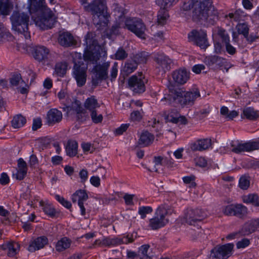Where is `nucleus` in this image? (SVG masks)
Segmentation results:
<instances>
[{
  "instance_id": "1",
  "label": "nucleus",
  "mask_w": 259,
  "mask_h": 259,
  "mask_svg": "<svg viewBox=\"0 0 259 259\" xmlns=\"http://www.w3.org/2000/svg\"><path fill=\"white\" fill-rule=\"evenodd\" d=\"M86 12L91 13L93 18V23L97 27V30L102 31L105 29V35L110 38L113 34L118 33V29L122 27L124 24L123 19H120L123 17V14L119 17V21L109 30L107 27L109 22V18L110 14L108 12L106 0H94L91 3L84 6Z\"/></svg>"
},
{
  "instance_id": "2",
  "label": "nucleus",
  "mask_w": 259,
  "mask_h": 259,
  "mask_svg": "<svg viewBox=\"0 0 259 259\" xmlns=\"http://www.w3.org/2000/svg\"><path fill=\"white\" fill-rule=\"evenodd\" d=\"M168 92L164 95L161 101H165L170 105L179 106L182 108L192 106L198 97L200 96L198 88L191 89L189 91L170 84L168 86Z\"/></svg>"
},
{
  "instance_id": "3",
  "label": "nucleus",
  "mask_w": 259,
  "mask_h": 259,
  "mask_svg": "<svg viewBox=\"0 0 259 259\" xmlns=\"http://www.w3.org/2000/svg\"><path fill=\"white\" fill-rule=\"evenodd\" d=\"M10 20L13 29L19 33L23 34L26 39L30 37L29 31V16L27 13L20 10L13 11Z\"/></svg>"
},
{
  "instance_id": "4",
  "label": "nucleus",
  "mask_w": 259,
  "mask_h": 259,
  "mask_svg": "<svg viewBox=\"0 0 259 259\" xmlns=\"http://www.w3.org/2000/svg\"><path fill=\"white\" fill-rule=\"evenodd\" d=\"M32 19L35 24L41 29L48 30L55 26L58 18L48 8L37 15L34 14Z\"/></svg>"
},
{
  "instance_id": "5",
  "label": "nucleus",
  "mask_w": 259,
  "mask_h": 259,
  "mask_svg": "<svg viewBox=\"0 0 259 259\" xmlns=\"http://www.w3.org/2000/svg\"><path fill=\"white\" fill-rule=\"evenodd\" d=\"M123 19L122 28L126 29L135 34L137 37L145 39L146 27L143 20L137 17H121Z\"/></svg>"
},
{
  "instance_id": "6",
  "label": "nucleus",
  "mask_w": 259,
  "mask_h": 259,
  "mask_svg": "<svg viewBox=\"0 0 259 259\" xmlns=\"http://www.w3.org/2000/svg\"><path fill=\"white\" fill-rule=\"evenodd\" d=\"M211 6L212 4L205 1L200 10V15L196 17L194 22L198 23L203 21L206 22L208 25H215L219 20V13L217 10H214L210 12Z\"/></svg>"
},
{
  "instance_id": "7",
  "label": "nucleus",
  "mask_w": 259,
  "mask_h": 259,
  "mask_svg": "<svg viewBox=\"0 0 259 259\" xmlns=\"http://www.w3.org/2000/svg\"><path fill=\"white\" fill-rule=\"evenodd\" d=\"M167 214V210L163 205L159 206L155 210L154 217L149 220L148 226L153 230L164 227L168 223V220L166 219Z\"/></svg>"
},
{
  "instance_id": "8",
  "label": "nucleus",
  "mask_w": 259,
  "mask_h": 259,
  "mask_svg": "<svg viewBox=\"0 0 259 259\" xmlns=\"http://www.w3.org/2000/svg\"><path fill=\"white\" fill-rule=\"evenodd\" d=\"M188 41L193 45L206 50L209 46L206 31L204 29H193L188 34Z\"/></svg>"
},
{
  "instance_id": "9",
  "label": "nucleus",
  "mask_w": 259,
  "mask_h": 259,
  "mask_svg": "<svg viewBox=\"0 0 259 259\" xmlns=\"http://www.w3.org/2000/svg\"><path fill=\"white\" fill-rule=\"evenodd\" d=\"M222 212L226 216H235L241 219H244L248 213L247 207L241 203H232L224 206Z\"/></svg>"
},
{
  "instance_id": "10",
  "label": "nucleus",
  "mask_w": 259,
  "mask_h": 259,
  "mask_svg": "<svg viewBox=\"0 0 259 259\" xmlns=\"http://www.w3.org/2000/svg\"><path fill=\"white\" fill-rule=\"evenodd\" d=\"M138 76L133 75L128 79V86L135 93L141 94L146 91L145 84L148 80L142 72H138Z\"/></svg>"
},
{
  "instance_id": "11",
  "label": "nucleus",
  "mask_w": 259,
  "mask_h": 259,
  "mask_svg": "<svg viewBox=\"0 0 259 259\" xmlns=\"http://www.w3.org/2000/svg\"><path fill=\"white\" fill-rule=\"evenodd\" d=\"M234 248L233 243L218 245L213 248L209 255L210 259H227Z\"/></svg>"
},
{
  "instance_id": "12",
  "label": "nucleus",
  "mask_w": 259,
  "mask_h": 259,
  "mask_svg": "<svg viewBox=\"0 0 259 259\" xmlns=\"http://www.w3.org/2000/svg\"><path fill=\"white\" fill-rule=\"evenodd\" d=\"M109 66L110 63L109 62L103 63L102 64H96L92 70L95 76V78H93L92 81L94 85H98L99 80H106L108 78V73Z\"/></svg>"
},
{
  "instance_id": "13",
  "label": "nucleus",
  "mask_w": 259,
  "mask_h": 259,
  "mask_svg": "<svg viewBox=\"0 0 259 259\" xmlns=\"http://www.w3.org/2000/svg\"><path fill=\"white\" fill-rule=\"evenodd\" d=\"M30 53L33 58L37 62L45 63L48 61L50 50L44 46L37 45L32 47Z\"/></svg>"
},
{
  "instance_id": "14",
  "label": "nucleus",
  "mask_w": 259,
  "mask_h": 259,
  "mask_svg": "<svg viewBox=\"0 0 259 259\" xmlns=\"http://www.w3.org/2000/svg\"><path fill=\"white\" fill-rule=\"evenodd\" d=\"M205 2V0H189L184 3L182 8L184 11L193 10L192 20L194 21L196 17L200 15V10Z\"/></svg>"
},
{
  "instance_id": "15",
  "label": "nucleus",
  "mask_w": 259,
  "mask_h": 259,
  "mask_svg": "<svg viewBox=\"0 0 259 259\" xmlns=\"http://www.w3.org/2000/svg\"><path fill=\"white\" fill-rule=\"evenodd\" d=\"M58 42L59 44L64 48L76 47L77 41L72 33L69 31L60 32Z\"/></svg>"
},
{
  "instance_id": "16",
  "label": "nucleus",
  "mask_w": 259,
  "mask_h": 259,
  "mask_svg": "<svg viewBox=\"0 0 259 259\" xmlns=\"http://www.w3.org/2000/svg\"><path fill=\"white\" fill-rule=\"evenodd\" d=\"M232 148L231 151L233 153L239 154L242 152H251L259 149V143L249 141L244 143H239L236 146L233 143L231 144Z\"/></svg>"
},
{
  "instance_id": "17",
  "label": "nucleus",
  "mask_w": 259,
  "mask_h": 259,
  "mask_svg": "<svg viewBox=\"0 0 259 259\" xmlns=\"http://www.w3.org/2000/svg\"><path fill=\"white\" fill-rule=\"evenodd\" d=\"M203 211L199 209H187L184 218L186 223L190 225H194L198 222L204 219Z\"/></svg>"
},
{
  "instance_id": "18",
  "label": "nucleus",
  "mask_w": 259,
  "mask_h": 259,
  "mask_svg": "<svg viewBox=\"0 0 259 259\" xmlns=\"http://www.w3.org/2000/svg\"><path fill=\"white\" fill-rule=\"evenodd\" d=\"M87 67L81 66L75 63L73 66V75L78 87H81L85 84L87 77Z\"/></svg>"
},
{
  "instance_id": "19",
  "label": "nucleus",
  "mask_w": 259,
  "mask_h": 259,
  "mask_svg": "<svg viewBox=\"0 0 259 259\" xmlns=\"http://www.w3.org/2000/svg\"><path fill=\"white\" fill-rule=\"evenodd\" d=\"M100 49L97 47L90 49V47H87L83 55L84 61L88 64H97L101 57Z\"/></svg>"
},
{
  "instance_id": "20",
  "label": "nucleus",
  "mask_w": 259,
  "mask_h": 259,
  "mask_svg": "<svg viewBox=\"0 0 259 259\" xmlns=\"http://www.w3.org/2000/svg\"><path fill=\"white\" fill-rule=\"evenodd\" d=\"M171 76L175 83L184 85L189 80L190 73L186 68H180L174 71Z\"/></svg>"
},
{
  "instance_id": "21",
  "label": "nucleus",
  "mask_w": 259,
  "mask_h": 259,
  "mask_svg": "<svg viewBox=\"0 0 259 259\" xmlns=\"http://www.w3.org/2000/svg\"><path fill=\"white\" fill-rule=\"evenodd\" d=\"M137 63L131 57L124 63V66L120 70L119 79L124 81L125 77L134 72L138 68Z\"/></svg>"
},
{
  "instance_id": "22",
  "label": "nucleus",
  "mask_w": 259,
  "mask_h": 259,
  "mask_svg": "<svg viewBox=\"0 0 259 259\" xmlns=\"http://www.w3.org/2000/svg\"><path fill=\"white\" fill-rule=\"evenodd\" d=\"M49 243L48 238L46 236H41L33 239L29 242L27 250L31 252L44 248Z\"/></svg>"
},
{
  "instance_id": "23",
  "label": "nucleus",
  "mask_w": 259,
  "mask_h": 259,
  "mask_svg": "<svg viewBox=\"0 0 259 259\" xmlns=\"http://www.w3.org/2000/svg\"><path fill=\"white\" fill-rule=\"evenodd\" d=\"M154 61L156 63V68L161 70L163 72L169 71L171 69V65L172 61L168 56L163 54H158L154 58Z\"/></svg>"
},
{
  "instance_id": "24",
  "label": "nucleus",
  "mask_w": 259,
  "mask_h": 259,
  "mask_svg": "<svg viewBox=\"0 0 259 259\" xmlns=\"http://www.w3.org/2000/svg\"><path fill=\"white\" fill-rule=\"evenodd\" d=\"M0 248L7 251V254L10 257H13L18 254L20 249V244L14 240L6 241L0 245Z\"/></svg>"
},
{
  "instance_id": "25",
  "label": "nucleus",
  "mask_w": 259,
  "mask_h": 259,
  "mask_svg": "<svg viewBox=\"0 0 259 259\" xmlns=\"http://www.w3.org/2000/svg\"><path fill=\"white\" fill-rule=\"evenodd\" d=\"M212 145L211 139L204 138L198 139L190 144V149L193 152L203 151L208 150Z\"/></svg>"
},
{
  "instance_id": "26",
  "label": "nucleus",
  "mask_w": 259,
  "mask_h": 259,
  "mask_svg": "<svg viewBox=\"0 0 259 259\" xmlns=\"http://www.w3.org/2000/svg\"><path fill=\"white\" fill-rule=\"evenodd\" d=\"M63 118V114L61 111L57 108L50 109L46 116V123L49 126H53L56 124L60 123Z\"/></svg>"
},
{
  "instance_id": "27",
  "label": "nucleus",
  "mask_w": 259,
  "mask_h": 259,
  "mask_svg": "<svg viewBox=\"0 0 259 259\" xmlns=\"http://www.w3.org/2000/svg\"><path fill=\"white\" fill-rule=\"evenodd\" d=\"M29 11L32 18L34 14H38L48 8L45 0H28Z\"/></svg>"
},
{
  "instance_id": "28",
  "label": "nucleus",
  "mask_w": 259,
  "mask_h": 259,
  "mask_svg": "<svg viewBox=\"0 0 259 259\" xmlns=\"http://www.w3.org/2000/svg\"><path fill=\"white\" fill-rule=\"evenodd\" d=\"M212 37L213 41L221 40L223 44L230 41V37L227 31L221 26H217L212 29Z\"/></svg>"
},
{
  "instance_id": "29",
  "label": "nucleus",
  "mask_w": 259,
  "mask_h": 259,
  "mask_svg": "<svg viewBox=\"0 0 259 259\" xmlns=\"http://www.w3.org/2000/svg\"><path fill=\"white\" fill-rule=\"evenodd\" d=\"M155 136L148 131H143L138 141V144L141 147H148L154 142Z\"/></svg>"
},
{
  "instance_id": "30",
  "label": "nucleus",
  "mask_w": 259,
  "mask_h": 259,
  "mask_svg": "<svg viewBox=\"0 0 259 259\" xmlns=\"http://www.w3.org/2000/svg\"><path fill=\"white\" fill-rule=\"evenodd\" d=\"M204 62L208 66L221 68L225 66L226 60L221 57L213 55L206 57Z\"/></svg>"
},
{
  "instance_id": "31",
  "label": "nucleus",
  "mask_w": 259,
  "mask_h": 259,
  "mask_svg": "<svg viewBox=\"0 0 259 259\" xmlns=\"http://www.w3.org/2000/svg\"><path fill=\"white\" fill-rule=\"evenodd\" d=\"M256 224L255 219L245 223L239 230L241 236H245L255 232L257 230Z\"/></svg>"
},
{
  "instance_id": "32",
  "label": "nucleus",
  "mask_w": 259,
  "mask_h": 259,
  "mask_svg": "<svg viewBox=\"0 0 259 259\" xmlns=\"http://www.w3.org/2000/svg\"><path fill=\"white\" fill-rule=\"evenodd\" d=\"M78 143L75 140H68L65 146L66 155L70 157H74L78 153Z\"/></svg>"
},
{
  "instance_id": "33",
  "label": "nucleus",
  "mask_w": 259,
  "mask_h": 259,
  "mask_svg": "<svg viewBox=\"0 0 259 259\" xmlns=\"http://www.w3.org/2000/svg\"><path fill=\"white\" fill-rule=\"evenodd\" d=\"M243 203L251 204L255 207H259V196L256 193H250L242 197Z\"/></svg>"
},
{
  "instance_id": "34",
  "label": "nucleus",
  "mask_w": 259,
  "mask_h": 259,
  "mask_svg": "<svg viewBox=\"0 0 259 259\" xmlns=\"http://www.w3.org/2000/svg\"><path fill=\"white\" fill-rule=\"evenodd\" d=\"M13 8V4L10 0H0L1 15L5 16L9 15Z\"/></svg>"
},
{
  "instance_id": "35",
  "label": "nucleus",
  "mask_w": 259,
  "mask_h": 259,
  "mask_svg": "<svg viewBox=\"0 0 259 259\" xmlns=\"http://www.w3.org/2000/svg\"><path fill=\"white\" fill-rule=\"evenodd\" d=\"M72 243L71 240L67 237H64L61 238L57 242L55 248L57 251L59 252H62L69 248Z\"/></svg>"
},
{
  "instance_id": "36",
  "label": "nucleus",
  "mask_w": 259,
  "mask_h": 259,
  "mask_svg": "<svg viewBox=\"0 0 259 259\" xmlns=\"http://www.w3.org/2000/svg\"><path fill=\"white\" fill-rule=\"evenodd\" d=\"M89 196L86 190L79 189L75 192L71 196L73 203L77 202H84L88 200Z\"/></svg>"
},
{
  "instance_id": "37",
  "label": "nucleus",
  "mask_w": 259,
  "mask_h": 259,
  "mask_svg": "<svg viewBox=\"0 0 259 259\" xmlns=\"http://www.w3.org/2000/svg\"><path fill=\"white\" fill-rule=\"evenodd\" d=\"M151 54L149 53L146 51H141L134 55L132 58L138 65L141 64H146Z\"/></svg>"
},
{
  "instance_id": "38",
  "label": "nucleus",
  "mask_w": 259,
  "mask_h": 259,
  "mask_svg": "<svg viewBox=\"0 0 259 259\" xmlns=\"http://www.w3.org/2000/svg\"><path fill=\"white\" fill-rule=\"evenodd\" d=\"M96 35L94 32H88L85 36V42L87 47H90V49L97 47L101 48L99 45L98 41L95 39Z\"/></svg>"
},
{
  "instance_id": "39",
  "label": "nucleus",
  "mask_w": 259,
  "mask_h": 259,
  "mask_svg": "<svg viewBox=\"0 0 259 259\" xmlns=\"http://www.w3.org/2000/svg\"><path fill=\"white\" fill-rule=\"evenodd\" d=\"M241 117L250 120H255L259 117L258 111H255L253 108L248 107L244 109Z\"/></svg>"
},
{
  "instance_id": "40",
  "label": "nucleus",
  "mask_w": 259,
  "mask_h": 259,
  "mask_svg": "<svg viewBox=\"0 0 259 259\" xmlns=\"http://www.w3.org/2000/svg\"><path fill=\"white\" fill-rule=\"evenodd\" d=\"M84 106L86 109L92 112L93 111H96V108L99 107L100 105L95 96H92L86 99L84 103Z\"/></svg>"
},
{
  "instance_id": "41",
  "label": "nucleus",
  "mask_w": 259,
  "mask_h": 259,
  "mask_svg": "<svg viewBox=\"0 0 259 259\" xmlns=\"http://www.w3.org/2000/svg\"><path fill=\"white\" fill-rule=\"evenodd\" d=\"M26 123V117L21 114L15 115L11 121L12 126L14 128H20L23 126Z\"/></svg>"
},
{
  "instance_id": "42",
  "label": "nucleus",
  "mask_w": 259,
  "mask_h": 259,
  "mask_svg": "<svg viewBox=\"0 0 259 259\" xmlns=\"http://www.w3.org/2000/svg\"><path fill=\"white\" fill-rule=\"evenodd\" d=\"M68 64L66 62H60L56 64L55 71L58 76L64 77L66 74Z\"/></svg>"
},
{
  "instance_id": "43",
  "label": "nucleus",
  "mask_w": 259,
  "mask_h": 259,
  "mask_svg": "<svg viewBox=\"0 0 259 259\" xmlns=\"http://www.w3.org/2000/svg\"><path fill=\"white\" fill-rule=\"evenodd\" d=\"M122 242L120 240V237H116L111 238L109 237H105L102 240V246L110 247L122 244Z\"/></svg>"
},
{
  "instance_id": "44",
  "label": "nucleus",
  "mask_w": 259,
  "mask_h": 259,
  "mask_svg": "<svg viewBox=\"0 0 259 259\" xmlns=\"http://www.w3.org/2000/svg\"><path fill=\"white\" fill-rule=\"evenodd\" d=\"M168 17L167 8H160L158 12L157 22L159 25H163L166 24Z\"/></svg>"
},
{
  "instance_id": "45",
  "label": "nucleus",
  "mask_w": 259,
  "mask_h": 259,
  "mask_svg": "<svg viewBox=\"0 0 259 259\" xmlns=\"http://www.w3.org/2000/svg\"><path fill=\"white\" fill-rule=\"evenodd\" d=\"M149 248L150 245L147 244L142 245L138 248V253L139 259H152V256L148 254Z\"/></svg>"
},
{
  "instance_id": "46",
  "label": "nucleus",
  "mask_w": 259,
  "mask_h": 259,
  "mask_svg": "<svg viewBox=\"0 0 259 259\" xmlns=\"http://www.w3.org/2000/svg\"><path fill=\"white\" fill-rule=\"evenodd\" d=\"M44 213L51 218H55L59 213L56 208L51 204L47 203L44 208H42Z\"/></svg>"
},
{
  "instance_id": "47",
  "label": "nucleus",
  "mask_w": 259,
  "mask_h": 259,
  "mask_svg": "<svg viewBox=\"0 0 259 259\" xmlns=\"http://www.w3.org/2000/svg\"><path fill=\"white\" fill-rule=\"evenodd\" d=\"M249 26L247 22L238 23L236 26V31L244 37L247 36L249 31Z\"/></svg>"
},
{
  "instance_id": "48",
  "label": "nucleus",
  "mask_w": 259,
  "mask_h": 259,
  "mask_svg": "<svg viewBox=\"0 0 259 259\" xmlns=\"http://www.w3.org/2000/svg\"><path fill=\"white\" fill-rule=\"evenodd\" d=\"M179 0H155L157 5L160 8H169L176 5Z\"/></svg>"
},
{
  "instance_id": "49",
  "label": "nucleus",
  "mask_w": 259,
  "mask_h": 259,
  "mask_svg": "<svg viewBox=\"0 0 259 259\" xmlns=\"http://www.w3.org/2000/svg\"><path fill=\"white\" fill-rule=\"evenodd\" d=\"M127 56L128 53L122 47H121L118 48L114 54L113 58L117 60H123L125 59Z\"/></svg>"
},
{
  "instance_id": "50",
  "label": "nucleus",
  "mask_w": 259,
  "mask_h": 259,
  "mask_svg": "<svg viewBox=\"0 0 259 259\" xmlns=\"http://www.w3.org/2000/svg\"><path fill=\"white\" fill-rule=\"evenodd\" d=\"M76 120L79 123L85 122L89 119V115L86 110L75 113Z\"/></svg>"
},
{
  "instance_id": "51",
  "label": "nucleus",
  "mask_w": 259,
  "mask_h": 259,
  "mask_svg": "<svg viewBox=\"0 0 259 259\" xmlns=\"http://www.w3.org/2000/svg\"><path fill=\"white\" fill-rule=\"evenodd\" d=\"M153 208L150 206H143L139 207L138 213L140 215L141 219H144L147 214L152 213Z\"/></svg>"
},
{
  "instance_id": "52",
  "label": "nucleus",
  "mask_w": 259,
  "mask_h": 259,
  "mask_svg": "<svg viewBox=\"0 0 259 259\" xmlns=\"http://www.w3.org/2000/svg\"><path fill=\"white\" fill-rule=\"evenodd\" d=\"M196 177L193 175H191L189 176H186L183 178V180L185 184H189V188H195L197 186V184L195 183Z\"/></svg>"
},
{
  "instance_id": "53",
  "label": "nucleus",
  "mask_w": 259,
  "mask_h": 259,
  "mask_svg": "<svg viewBox=\"0 0 259 259\" xmlns=\"http://www.w3.org/2000/svg\"><path fill=\"white\" fill-rule=\"evenodd\" d=\"M178 112H170L165 117L166 122H171L172 123H178Z\"/></svg>"
},
{
  "instance_id": "54",
  "label": "nucleus",
  "mask_w": 259,
  "mask_h": 259,
  "mask_svg": "<svg viewBox=\"0 0 259 259\" xmlns=\"http://www.w3.org/2000/svg\"><path fill=\"white\" fill-rule=\"evenodd\" d=\"M55 198L59 203H60L63 206L67 209H70L72 207L71 202L66 200L63 197L59 195L56 194Z\"/></svg>"
},
{
  "instance_id": "55",
  "label": "nucleus",
  "mask_w": 259,
  "mask_h": 259,
  "mask_svg": "<svg viewBox=\"0 0 259 259\" xmlns=\"http://www.w3.org/2000/svg\"><path fill=\"white\" fill-rule=\"evenodd\" d=\"M22 79V76L20 73L14 72L10 79L11 84L13 86H17L20 81Z\"/></svg>"
},
{
  "instance_id": "56",
  "label": "nucleus",
  "mask_w": 259,
  "mask_h": 259,
  "mask_svg": "<svg viewBox=\"0 0 259 259\" xmlns=\"http://www.w3.org/2000/svg\"><path fill=\"white\" fill-rule=\"evenodd\" d=\"M250 185V181L245 177H241L239 179V187L243 190H247Z\"/></svg>"
},
{
  "instance_id": "57",
  "label": "nucleus",
  "mask_w": 259,
  "mask_h": 259,
  "mask_svg": "<svg viewBox=\"0 0 259 259\" xmlns=\"http://www.w3.org/2000/svg\"><path fill=\"white\" fill-rule=\"evenodd\" d=\"M143 118L141 112L138 110L134 111L131 113L130 119L134 122H140Z\"/></svg>"
},
{
  "instance_id": "58",
  "label": "nucleus",
  "mask_w": 259,
  "mask_h": 259,
  "mask_svg": "<svg viewBox=\"0 0 259 259\" xmlns=\"http://www.w3.org/2000/svg\"><path fill=\"white\" fill-rule=\"evenodd\" d=\"M244 37L246 39L249 44H251L253 42L256 41L257 40H259V35L257 32L255 33H251L250 34L248 33V34H247V36H245Z\"/></svg>"
},
{
  "instance_id": "59",
  "label": "nucleus",
  "mask_w": 259,
  "mask_h": 259,
  "mask_svg": "<svg viewBox=\"0 0 259 259\" xmlns=\"http://www.w3.org/2000/svg\"><path fill=\"white\" fill-rule=\"evenodd\" d=\"M91 117L93 122L96 124L101 123L103 119L102 114L97 115L96 110L91 112Z\"/></svg>"
},
{
  "instance_id": "60",
  "label": "nucleus",
  "mask_w": 259,
  "mask_h": 259,
  "mask_svg": "<svg viewBox=\"0 0 259 259\" xmlns=\"http://www.w3.org/2000/svg\"><path fill=\"white\" fill-rule=\"evenodd\" d=\"M18 166L17 170L27 174L28 168L26 162L21 158L18 160Z\"/></svg>"
},
{
  "instance_id": "61",
  "label": "nucleus",
  "mask_w": 259,
  "mask_h": 259,
  "mask_svg": "<svg viewBox=\"0 0 259 259\" xmlns=\"http://www.w3.org/2000/svg\"><path fill=\"white\" fill-rule=\"evenodd\" d=\"M130 126L129 123L122 124L119 127L115 129L114 134L115 136H120L126 132Z\"/></svg>"
},
{
  "instance_id": "62",
  "label": "nucleus",
  "mask_w": 259,
  "mask_h": 259,
  "mask_svg": "<svg viewBox=\"0 0 259 259\" xmlns=\"http://www.w3.org/2000/svg\"><path fill=\"white\" fill-rule=\"evenodd\" d=\"M194 160L196 166L200 167H205L207 165V161L204 157H198L195 158Z\"/></svg>"
},
{
  "instance_id": "63",
  "label": "nucleus",
  "mask_w": 259,
  "mask_h": 259,
  "mask_svg": "<svg viewBox=\"0 0 259 259\" xmlns=\"http://www.w3.org/2000/svg\"><path fill=\"white\" fill-rule=\"evenodd\" d=\"M42 125V120L40 117L33 118L32 125V131H37L38 129L40 128L41 127Z\"/></svg>"
},
{
  "instance_id": "64",
  "label": "nucleus",
  "mask_w": 259,
  "mask_h": 259,
  "mask_svg": "<svg viewBox=\"0 0 259 259\" xmlns=\"http://www.w3.org/2000/svg\"><path fill=\"white\" fill-rule=\"evenodd\" d=\"M120 240L122 242V244H128L134 242L135 239L133 238V234L128 233L125 236L120 237Z\"/></svg>"
}]
</instances>
